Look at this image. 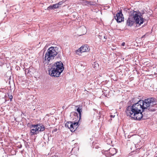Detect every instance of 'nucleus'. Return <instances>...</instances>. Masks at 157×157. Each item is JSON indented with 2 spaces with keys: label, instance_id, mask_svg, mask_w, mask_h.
Segmentation results:
<instances>
[{
  "label": "nucleus",
  "instance_id": "1",
  "mask_svg": "<svg viewBox=\"0 0 157 157\" xmlns=\"http://www.w3.org/2000/svg\"><path fill=\"white\" fill-rule=\"evenodd\" d=\"M157 102L156 99L152 97L148 98L144 100H140L135 104L141 106L142 112L145 110L147 111L154 112L155 111V108L157 107Z\"/></svg>",
  "mask_w": 157,
  "mask_h": 157
},
{
  "label": "nucleus",
  "instance_id": "2",
  "mask_svg": "<svg viewBox=\"0 0 157 157\" xmlns=\"http://www.w3.org/2000/svg\"><path fill=\"white\" fill-rule=\"evenodd\" d=\"M141 106L134 104L132 105L128 106L126 109V113L128 116L137 120H140L143 118L142 110Z\"/></svg>",
  "mask_w": 157,
  "mask_h": 157
},
{
  "label": "nucleus",
  "instance_id": "3",
  "mask_svg": "<svg viewBox=\"0 0 157 157\" xmlns=\"http://www.w3.org/2000/svg\"><path fill=\"white\" fill-rule=\"evenodd\" d=\"M56 56L57 58L61 59L62 54L59 48L58 47H50L45 54L44 62L48 63L50 60L53 59Z\"/></svg>",
  "mask_w": 157,
  "mask_h": 157
},
{
  "label": "nucleus",
  "instance_id": "4",
  "mask_svg": "<svg viewBox=\"0 0 157 157\" xmlns=\"http://www.w3.org/2000/svg\"><path fill=\"white\" fill-rule=\"evenodd\" d=\"M64 68L63 64L61 61H57L52 65L51 69L48 70L49 74L52 76L59 77Z\"/></svg>",
  "mask_w": 157,
  "mask_h": 157
},
{
  "label": "nucleus",
  "instance_id": "5",
  "mask_svg": "<svg viewBox=\"0 0 157 157\" xmlns=\"http://www.w3.org/2000/svg\"><path fill=\"white\" fill-rule=\"evenodd\" d=\"M71 114L73 115L74 117L73 118V121H72V124L70 125V129L72 132H73L76 130L78 126V123L80 120L79 119L78 114L76 112H72Z\"/></svg>",
  "mask_w": 157,
  "mask_h": 157
},
{
  "label": "nucleus",
  "instance_id": "6",
  "mask_svg": "<svg viewBox=\"0 0 157 157\" xmlns=\"http://www.w3.org/2000/svg\"><path fill=\"white\" fill-rule=\"evenodd\" d=\"M128 17L135 21L136 24H138L140 25L142 24L140 23V21L139 19V17L137 12L134 10H131L129 11Z\"/></svg>",
  "mask_w": 157,
  "mask_h": 157
},
{
  "label": "nucleus",
  "instance_id": "7",
  "mask_svg": "<svg viewBox=\"0 0 157 157\" xmlns=\"http://www.w3.org/2000/svg\"><path fill=\"white\" fill-rule=\"evenodd\" d=\"M33 128L34 130H36L37 133L39 132H43L45 130V127L44 125L40 124H32L30 126V128Z\"/></svg>",
  "mask_w": 157,
  "mask_h": 157
},
{
  "label": "nucleus",
  "instance_id": "8",
  "mask_svg": "<svg viewBox=\"0 0 157 157\" xmlns=\"http://www.w3.org/2000/svg\"><path fill=\"white\" fill-rule=\"evenodd\" d=\"M117 152L116 149L114 148H110L105 151V155L106 157H110L115 154Z\"/></svg>",
  "mask_w": 157,
  "mask_h": 157
},
{
  "label": "nucleus",
  "instance_id": "9",
  "mask_svg": "<svg viewBox=\"0 0 157 157\" xmlns=\"http://www.w3.org/2000/svg\"><path fill=\"white\" fill-rule=\"evenodd\" d=\"M114 17L118 23H120L122 21H124V18L122 13V10H119V12L116 14V17L114 16Z\"/></svg>",
  "mask_w": 157,
  "mask_h": 157
},
{
  "label": "nucleus",
  "instance_id": "10",
  "mask_svg": "<svg viewBox=\"0 0 157 157\" xmlns=\"http://www.w3.org/2000/svg\"><path fill=\"white\" fill-rule=\"evenodd\" d=\"M135 23V22L128 17L127 20L126 25L128 26L131 27Z\"/></svg>",
  "mask_w": 157,
  "mask_h": 157
},
{
  "label": "nucleus",
  "instance_id": "11",
  "mask_svg": "<svg viewBox=\"0 0 157 157\" xmlns=\"http://www.w3.org/2000/svg\"><path fill=\"white\" fill-rule=\"evenodd\" d=\"M144 13V11H143L142 12H140L139 11V13H138V14L139 17V19L140 21V24H142L145 20V19L143 18Z\"/></svg>",
  "mask_w": 157,
  "mask_h": 157
},
{
  "label": "nucleus",
  "instance_id": "12",
  "mask_svg": "<svg viewBox=\"0 0 157 157\" xmlns=\"http://www.w3.org/2000/svg\"><path fill=\"white\" fill-rule=\"evenodd\" d=\"M76 107L77 108L76 110L77 112L79 114L78 119L79 120H80L81 118V113L82 112V106H81L80 105H78L76 106Z\"/></svg>",
  "mask_w": 157,
  "mask_h": 157
},
{
  "label": "nucleus",
  "instance_id": "13",
  "mask_svg": "<svg viewBox=\"0 0 157 157\" xmlns=\"http://www.w3.org/2000/svg\"><path fill=\"white\" fill-rule=\"evenodd\" d=\"M80 51H81V52H84L88 51L89 49H88V47L85 45H83L80 48Z\"/></svg>",
  "mask_w": 157,
  "mask_h": 157
},
{
  "label": "nucleus",
  "instance_id": "14",
  "mask_svg": "<svg viewBox=\"0 0 157 157\" xmlns=\"http://www.w3.org/2000/svg\"><path fill=\"white\" fill-rule=\"evenodd\" d=\"M58 8V6H57V4H53L52 5L50 6H49L47 7V10H53Z\"/></svg>",
  "mask_w": 157,
  "mask_h": 157
},
{
  "label": "nucleus",
  "instance_id": "15",
  "mask_svg": "<svg viewBox=\"0 0 157 157\" xmlns=\"http://www.w3.org/2000/svg\"><path fill=\"white\" fill-rule=\"evenodd\" d=\"M30 128V134L31 136H33L34 135L37 134V132H36V130H34L33 128Z\"/></svg>",
  "mask_w": 157,
  "mask_h": 157
},
{
  "label": "nucleus",
  "instance_id": "16",
  "mask_svg": "<svg viewBox=\"0 0 157 157\" xmlns=\"http://www.w3.org/2000/svg\"><path fill=\"white\" fill-rule=\"evenodd\" d=\"M72 121H68L65 124V126L66 127L70 129V125L72 124Z\"/></svg>",
  "mask_w": 157,
  "mask_h": 157
},
{
  "label": "nucleus",
  "instance_id": "17",
  "mask_svg": "<svg viewBox=\"0 0 157 157\" xmlns=\"http://www.w3.org/2000/svg\"><path fill=\"white\" fill-rule=\"evenodd\" d=\"M134 99H132L129 101L128 103V106L129 105H132L133 104H134Z\"/></svg>",
  "mask_w": 157,
  "mask_h": 157
},
{
  "label": "nucleus",
  "instance_id": "18",
  "mask_svg": "<svg viewBox=\"0 0 157 157\" xmlns=\"http://www.w3.org/2000/svg\"><path fill=\"white\" fill-rule=\"evenodd\" d=\"M83 5H87V1L85 0H81L80 2Z\"/></svg>",
  "mask_w": 157,
  "mask_h": 157
},
{
  "label": "nucleus",
  "instance_id": "19",
  "mask_svg": "<svg viewBox=\"0 0 157 157\" xmlns=\"http://www.w3.org/2000/svg\"><path fill=\"white\" fill-rule=\"evenodd\" d=\"M87 6H94L95 4L94 2L91 1H87Z\"/></svg>",
  "mask_w": 157,
  "mask_h": 157
},
{
  "label": "nucleus",
  "instance_id": "20",
  "mask_svg": "<svg viewBox=\"0 0 157 157\" xmlns=\"http://www.w3.org/2000/svg\"><path fill=\"white\" fill-rule=\"evenodd\" d=\"M24 144L25 146L26 147V148H28L29 145L28 144V143L27 142H26L25 141H24Z\"/></svg>",
  "mask_w": 157,
  "mask_h": 157
},
{
  "label": "nucleus",
  "instance_id": "21",
  "mask_svg": "<svg viewBox=\"0 0 157 157\" xmlns=\"http://www.w3.org/2000/svg\"><path fill=\"white\" fill-rule=\"evenodd\" d=\"M64 2L63 1H62L59 2L58 3L56 4H57V6H59V5H61L63 4V3Z\"/></svg>",
  "mask_w": 157,
  "mask_h": 157
},
{
  "label": "nucleus",
  "instance_id": "22",
  "mask_svg": "<svg viewBox=\"0 0 157 157\" xmlns=\"http://www.w3.org/2000/svg\"><path fill=\"white\" fill-rule=\"evenodd\" d=\"M79 50H80V48L78 49L76 51V53L78 55H79V53H82L81 52V51H80Z\"/></svg>",
  "mask_w": 157,
  "mask_h": 157
},
{
  "label": "nucleus",
  "instance_id": "23",
  "mask_svg": "<svg viewBox=\"0 0 157 157\" xmlns=\"http://www.w3.org/2000/svg\"><path fill=\"white\" fill-rule=\"evenodd\" d=\"M8 96H9V98L10 99V101H12V99H13V96H12V95H9V94H8Z\"/></svg>",
  "mask_w": 157,
  "mask_h": 157
},
{
  "label": "nucleus",
  "instance_id": "24",
  "mask_svg": "<svg viewBox=\"0 0 157 157\" xmlns=\"http://www.w3.org/2000/svg\"><path fill=\"white\" fill-rule=\"evenodd\" d=\"M107 38V37L106 36H104L103 37V39L102 40L103 41H105L106 40V39Z\"/></svg>",
  "mask_w": 157,
  "mask_h": 157
},
{
  "label": "nucleus",
  "instance_id": "25",
  "mask_svg": "<svg viewBox=\"0 0 157 157\" xmlns=\"http://www.w3.org/2000/svg\"><path fill=\"white\" fill-rule=\"evenodd\" d=\"M125 43L124 42H123V43H122V44L121 45L122 46H124L125 45Z\"/></svg>",
  "mask_w": 157,
  "mask_h": 157
},
{
  "label": "nucleus",
  "instance_id": "26",
  "mask_svg": "<svg viewBox=\"0 0 157 157\" xmlns=\"http://www.w3.org/2000/svg\"><path fill=\"white\" fill-rule=\"evenodd\" d=\"M115 117V115H111L110 116V117H111V118H113V117Z\"/></svg>",
  "mask_w": 157,
  "mask_h": 157
},
{
  "label": "nucleus",
  "instance_id": "27",
  "mask_svg": "<svg viewBox=\"0 0 157 157\" xmlns=\"http://www.w3.org/2000/svg\"><path fill=\"white\" fill-rule=\"evenodd\" d=\"M146 36V35H143L142 37H141V38H144L145 37V36Z\"/></svg>",
  "mask_w": 157,
  "mask_h": 157
},
{
  "label": "nucleus",
  "instance_id": "28",
  "mask_svg": "<svg viewBox=\"0 0 157 157\" xmlns=\"http://www.w3.org/2000/svg\"><path fill=\"white\" fill-rule=\"evenodd\" d=\"M57 130V128H55L54 130V132H56Z\"/></svg>",
  "mask_w": 157,
  "mask_h": 157
},
{
  "label": "nucleus",
  "instance_id": "29",
  "mask_svg": "<svg viewBox=\"0 0 157 157\" xmlns=\"http://www.w3.org/2000/svg\"><path fill=\"white\" fill-rule=\"evenodd\" d=\"M26 70H28V72H29V69H28H28H26Z\"/></svg>",
  "mask_w": 157,
  "mask_h": 157
},
{
  "label": "nucleus",
  "instance_id": "30",
  "mask_svg": "<svg viewBox=\"0 0 157 157\" xmlns=\"http://www.w3.org/2000/svg\"><path fill=\"white\" fill-rule=\"evenodd\" d=\"M22 147V146L21 144V145H20V146L19 148H21V147Z\"/></svg>",
  "mask_w": 157,
  "mask_h": 157
}]
</instances>
